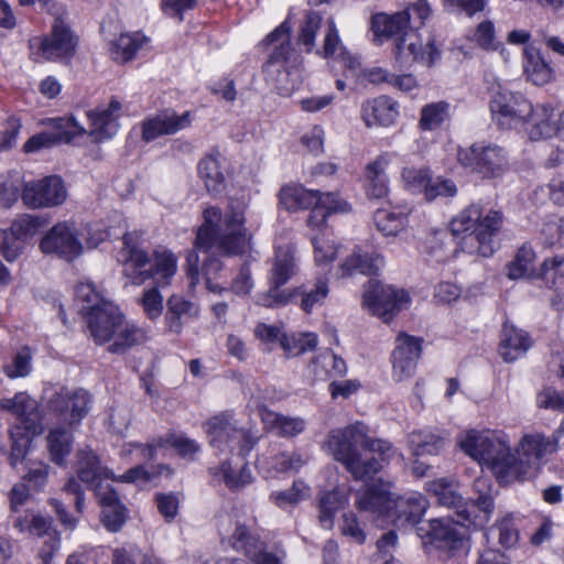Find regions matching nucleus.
<instances>
[{
  "label": "nucleus",
  "instance_id": "obj_1",
  "mask_svg": "<svg viewBox=\"0 0 564 564\" xmlns=\"http://www.w3.org/2000/svg\"><path fill=\"white\" fill-rule=\"evenodd\" d=\"M204 223L197 229L195 248L208 254L203 264L205 278H215L223 269L219 256H239L251 245L252 236L246 228L245 212L231 206L225 214L217 207L203 213Z\"/></svg>",
  "mask_w": 564,
  "mask_h": 564
},
{
  "label": "nucleus",
  "instance_id": "obj_2",
  "mask_svg": "<svg viewBox=\"0 0 564 564\" xmlns=\"http://www.w3.org/2000/svg\"><path fill=\"white\" fill-rule=\"evenodd\" d=\"M325 446L356 480L371 478L395 454L391 443L370 437L367 425L361 422L332 430Z\"/></svg>",
  "mask_w": 564,
  "mask_h": 564
},
{
  "label": "nucleus",
  "instance_id": "obj_3",
  "mask_svg": "<svg viewBox=\"0 0 564 564\" xmlns=\"http://www.w3.org/2000/svg\"><path fill=\"white\" fill-rule=\"evenodd\" d=\"M458 445L468 456L489 468L500 484L525 479L528 465L512 452L505 432L471 430L460 435Z\"/></svg>",
  "mask_w": 564,
  "mask_h": 564
},
{
  "label": "nucleus",
  "instance_id": "obj_4",
  "mask_svg": "<svg viewBox=\"0 0 564 564\" xmlns=\"http://www.w3.org/2000/svg\"><path fill=\"white\" fill-rule=\"evenodd\" d=\"M86 323L94 341L97 345L109 343L108 351L112 354H123L147 340L145 329L127 321L112 302L87 312Z\"/></svg>",
  "mask_w": 564,
  "mask_h": 564
},
{
  "label": "nucleus",
  "instance_id": "obj_5",
  "mask_svg": "<svg viewBox=\"0 0 564 564\" xmlns=\"http://www.w3.org/2000/svg\"><path fill=\"white\" fill-rule=\"evenodd\" d=\"M503 223L501 212L487 208L480 204H470L464 208L451 223L453 235L467 234L463 238L462 248L469 253L490 257L494 251V237Z\"/></svg>",
  "mask_w": 564,
  "mask_h": 564
},
{
  "label": "nucleus",
  "instance_id": "obj_6",
  "mask_svg": "<svg viewBox=\"0 0 564 564\" xmlns=\"http://www.w3.org/2000/svg\"><path fill=\"white\" fill-rule=\"evenodd\" d=\"M123 248L120 256L123 261V274L134 285H141L149 279H153L158 285L171 284L172 278L177 271V258L169 250H156L151 262L148 253L138 248L132 234L123 236Z\"/></svg>",
  "mask_w": 564,
  "mask_h": 564
},
{
  "label": "nucleus",
  "instance_id": "obj_7",
  "mask_svg": "<svg viewBox=\"0 0 564 564\" xmlns=\"http://www.w3.org/2000/svg\"><path fill=\"white\" fill-rule=\"evenodd\" d=\"M0 409L17 416L18 423L10 427L12 441L10 460L13 466L24 457L31 440L43 432L39 403L25 392L0 401Z\"/></svg>",
  "mask_w": 564,
  "mask_h": 564
},
{
  "label": "nucleus",
  "instance_id": "obj_8",
  "mask_svg": "<svg viewBox=\"0 0 564 564\" xmlns=\"http://www.w3.org/2000/svg\"><path fill=\"white\" fill-rule=\"evenodd\" d=\"M458 163L478 175L481 180H495L503 176L510 170L509 152L492 142H475L457 151Z\"/></svg>",
  "mask_w": 564,
  "mask_h": 564
},
{
  "label": "nucleus",
  "instance_id": "obj_9",
  "mask_svg": "<svg viewBox=\"0 0 564 564\" xmlns=\"http://www.w3.org/2000/svg\"><path fill=\"white\" fill-rule=\"evenodd\" d=\"M63 14L64 10L59 14H54L55 20L48 34L30 40V48L35 61L43 58L67 64L74 57L78 39L63 19Z\"/></svg>",
  "mask_w": 564,
  "mask_h": 564
},
{
  "label": "nucleus",
  "instance_id": "obj_10",
  "mask_svg": "<svg viewBox=\"0 0 564 564\" xmlns=\"http://www.w3.org/2000/svg\"><path fill=\"white\" fill-rule=\"evenodd\" d=\"M209 445L218 452H235L243 455L253 446L249 433L238 426V422L228 412L212 416L204 423Z\"/></svg>",
  "mask_w": 564,
  "mask_h": 564
},
{
  "label": "nucleus",
  "instance_id": "obj_11",
  "mask_svg": "<svg viewBox=\"0 0 564 564\" xmlns=\"http://www.w3.org/2000/svg\"><path fill=\"white\" fill-rule=\"evenodd\" d=\"M431 8L426 0H417L405 10L394 14L377 13L371 19V29L376 41L381 44L384 40L404 36L412 28L410 26L411 15L414 14L420 20V24L424 25L425 20L431 14Z\"/></svg>",
  "mask_w": 564,
  "mask_h": 564
},
{
  "label": "nucleus",
  "instance_id": "obj_12",
  "mask_svg": "<svg viewBox=\"0 0 564 564\" xmlns=\"http://www.w3.org/2000/svg\"><path fill=\"white\" fill-rule=\"evenodd\" d=\"M492 119L506 129L524 127L532 112V104L520 93L499 88L491 97Z\"/></svg>",
  "mask_w": 564,
  "mask_h": 564
},
{
  "label": "nucleus",
  "instance_id": "obj_13",
  "mask_svg": "<svg viewBox=\"0 0 564 564\" xmlns=\"http://www.w3.org/2000/svg\"><path fill=\"white\" fill-rule=\"evenodd\" d=\"M90 404L91 397L86 390L61 388L50 398L47 406L58 421L73 427L88 414Z\"/></svg>",
  "mask_w": 564,
  "mask_h": 564
},
{
  "label": "nucleus",
  "instance_id": "obj_14",
  "mask_svg": "<svg viewBox=\"0 0 564 564\" xmlns=\"http://www.w3.org/2000/svg\"><path fill=\"white\" fill-rule=\"evenodd\" d=\"M408 303L405 291L379 282H369L362 299L364 307L384 323L390 322Z\"/></svg>",
  "mask_w": 564,
  "mask_h": 564
},
{
  "label": "nucleus",
  "instance_id": "obj_15",
  "mask_svg": "<svg viewBox=\"0 0 564 564\" xmlns=\"http://www.w3.org/2000/svg\"><path fill=\"white\" fill-rule=\"evenodd\" d=\"M39 247L43 253L68 262L78 258L84 250L77 228L67 221L55 224L41 239Z\"/></svg>",
  "mask_w": 564,
  "mask_h": 564
},
{
  "label": "nucleus",
  "instance_id": "obj_16",
  "mask_svg": "<svg viewBox=\"0 0 564 564\" xmlns=\"http://www.w3.org/2000/svg\"><path fill=\"white\" fill-rule=\"evenodd\" d=\"M417 535L424 543L435 544L436 547L455 553L466 546L465 530L458 527L449 517L435 518L416 528Z\"/></svg>",
  "mask_w": 564,
  "mask_h": 564
},
{
  "label": "nucleus",
  "instance_id": "obj_17",
  "mask_svg": "<svg viewBox=\"0 0 564 564\" xmlns=\"http://www.w3.org/2000/svg\"><path fill=\"white\" fill-rule=\"evenodd\" d=\"M395 64L400 68H409L420 62L432 66L441 56L435 41L430 39L425 44L415 30L411 29L404 36L398 37L393 48Z\"/></svg>",
  "mask_w": 564,
  "mask_h": 564
},
{
  "label": "nucleus",
  "instance_id": "obj_18",
  "mask_svg": "<svg viewBox=\"0 0 564 564\" xmlns=\"http://www.w3.org/2000/svg\"><path fill=\"white\" fill-rule=\"evenodd\" d=\"M391 484L379 480L367 486L356 494L355 507L360 512H366L378 525L388 523L392 517V507L395 499L390 491Z\"/></svg>",
  "mask_w": 564,
  "mask_h": 564
},
{
  "label": "nucleus",
  "instance_id": "obj_19",
  "mask_svg": "<svg viewBox=\"0 0 564 564\" xmlns=\"http://www.w3.org/2000/svg\"><path fill=\"white\" fill-rule=\"evenodd\" d=\"M21 198L29 208H50L64 203L66 188L58 176H46L39 181L25 183Z\"/></svg>",
  "mask_w": 564,
  "mask_h": 564
},
{
  "label": "nucleus",
  "instance_id": "obj_20",
  "mask_svg": "<svg viewBox=\"0 0 564 564\" xmlns=\"http://www.w3.org/2000/svg\"><path fill=\"white\" fill-rule=\"evenodd\" d=\"M267 44L273 45L274 50L270 54L268 62L263 66L267 80L279 87L282 78L286 76L284 63L288 61L292 47L290 39V26L286 22L279 25L267 36Z\"/></svg>",
  "mask_w": 564,
  "mask_h": 564
},
{
  "label": "nucleus",
  "instance_id": "obj_21",
  "mask_svg": "<svg viewBox=\"0 0 564 564\" xmlns=\"http://www.w3.org/2000/svg\"><path fill=\"white\" fill-rule=\"evenodd\" d=\"M421 352L422 340L420 338L404 333L399 334L391 355L393 380L401 382L411 378L415 372Z\"/></svg>",
  "mask_w": 564,
  "mask_h": 564
},
{
  "label": "nucleus",
  "instance_id": "obj_22",
  "mask_svg": "<svg viewBox=\"0 0 564 564\" xmlns=\"http://www.w3.org/2000/svg\"><path fill=\"white\" fill-rule=\"evenodd\" d=\"M558 436H546L542 433L524 434L517 448V456L521 462L527 463L525 478L534 465L540 464L549 456L557 452Z\"/></svg>",
  "mask_w": 564,
  "mask_h": 564
},
{
  "label": "nucleus",
  "instance_id": "obj_23",
  "mask_svg": "<svg viewBox=\"0 0 564 564\" xmlns=\"http://www.w3.org/2000/svg\"><path fill=\"white\" fill-rule=\"evenodd\" d=\"M229 543L235 550L242 551L245 556L259 558L257 564H278V558L265 552V545L259 535L245 523L236 524Z\"/></svg>",
  "mask_w": 564,
  "mask_h": 564
},
{
  "label": "nucleus",
  "instance_id": "obj_24",
  "mask_svg": "<svg viewBox=\"0 0 564 564\" xmlns=\"http://www.w3.org/2000/svg\"><path fill=\"white\" fill-rule=\"evenodd\" d=\"M189 111L182 115L175 112L159 113L143 122L142 137L145 141H152L161 135L174 134L191 126Z\"/></svg>",
  "mask_w": 564,
  "mask_h": 564
},
{
  "label": "nucleus",
  "instance_id": "obj_25",
  "mask_svg": "<svg viewBox=\"0 0 564 564\" xmlns=\"http://www.w3.org/2000/svg\"><path fill=\"white\" fill-rule=\"evenodd\" d=\"M121 104L112 99L107 108L96 109L88 112L90 120L89 134L96 141H104L112 138L119 130L118 119L120 117Z\"/></svg>",
  "mask_w": 564,
  "mask_h": 564
},
{
  "label": "nucleus",
  "instance_id": "obj_26",
  "mask_svg": "<svg viewBox=\"0 0 564 564\" xmlns=\"http://www.w3.org/2000/svg\"><path fill=\"white\" fill-rule=\"evenodd\" d=\"M427 508V501L422 495H412L406 498H397L394 506L392 507V517L389 518V522L397 527L415 525V529L425 524L421 522V517L424 514Z\"/></svg>",
  "mask_w": 564,
  "mask_h": 564
},
{
  "label": "nucleus",
  "instance_id": "obj_27",
  "mask_svg": "<svg viewBox=\"0 0 564 564\" xmlns=\"http://www.w3.org/2000/svg\"><path fill=\"white\" fill-rule=\"evenodd\" d=\"M399 116V106L389 97L381 96L367 100L361 106V118L367 127H389Z\"/></svg>",
  "mask_w": 564,
  "mask_h": 564
},
{
  "label": "nucleus",
  "instance_id": "obj_28",
  "mask_svg": "<svg viewBox=\"0 0 564 564\" xmlns=\"http://www.w3.org/2000/svg\"><path fill=\"white\" fill-rule=\"evenodd\" d=\"M524 126L533 141L551 138L558 131L557 111L547 105L532 106V112Z\"/></svg>",
  "mask_w": 564,
  "mask_h": 564
},
{
  "label": "nucleus",
  "instance_id": "obj_29",
  "mask_svg": "<svg viewBox=\"0 0 564 564\" xmlns=\"http://www.w3.org/2000/svg\"><path fill=\"white\" fill-rule=\"evenodd\" d=\"M77 458V476L89 488H95L98 484H102L105 479H116L113 473L101 465L98 455L93 451H79Z\"/></svg>",
  "mask_w": 564,
  "mask_h": 564
},
{
  "label": "nucleus",
  "instance_id": "obj_30",
  "mask_svg": "<svg viewBox=\"0 0 564 564\" xmlns=\"http://www.w3.org/2000/svg\"><path fill=\"white\" fill-rule=\"evenodd\" d=\"M199 314V306L180 294H173L167 299L164 322L167 329L180 334L184 324L196 318Z\"/></svg>",
  "mask_w": 564,
  "mask_h": 564
},
{
  "label": "nucleus",
  "instance_id": "obj_31",
  "mask_svg": "<svg viewBox=\"0 0 564 564\" xmlns=\"http://www.w3.org/2000/svg\"><path fill=\"white\" fill-rule=\"evenodd\" d=\"M297 272L294 247L291 243H276L271 268L268 272V283H288Z\"/></svg>",
  "mask_w": 564,
  "mask_h": 564
},
{
  "label": "nucleus",
  "instance_id": "obj_32",
  "mask_svg": "<svg viewBox=\"0 0 564 564\" xmlns=\"http://www.w3.org/2000/svg\"><path fill=\"white\" fill-rule=\"evenodd\" d=\"M260 415L265 427L281 437H294L303 433L306 427L302 417L283 415L268 408H262Z\"/></svg>",
  "mask_w": 564,
  "mask_h": 564
},
{
  "label": "nucleus",
  "instance_id": "obj_33",
  "mask_svg": "<svg viewBox=\"0 0 564 564\" xmlns=\"http://www.w3.org/2000/svg\"><path fill=\"white\" fill-rule=\"evenodd\" d=\"M531 346L527 333L508 325H503L499 351L505 361L511 362L523 356Z\"/></svg>",
  "mask_w": 564,
  "mask_h": 564
},
{
  "label": "nucleus",
  "instance_id": "obj_34",
  "mask_svg": "<svg viewBox=\"0 0 564 564\" xmlns=\"http://www.w3.org/2000/svg\"><path fill=\"white\" fill-rule=\"evenodd\" d=\"M30 534L43 538V546L40 550V556L43 564H50L53 553L59 547V533L52 527V521L41 514L31 516Z\"/></svg>",
  "mask_w": 564,
  "mask_h": 564
},
{
  "label": "nucleus",
  "instance_id": "obj_35",
  "mask_svg": "<svg viewBox=\"0 0 564 564\" xmlns=\"http://www.w3.org/2000/svg\"><path fill=\"white\" fill-rule=\"evenodd\" d=\"M308 369L316 379L321 380L343 377L347 372L345 360L328 349L316 355L311 360Z\"/></svg>",
  "mask_w": 564,
  "mask_h": 564
},
{
  "label": "nucleus",
  "instance_id": "obj_36",
  "mask_svg": "<svg viewBox=\"0 0 564 564\" xmlns=\"http://www.w3.org/2000/svg\"><path fill=\"white\" fill-rule=\"evenodd\" d=\"M383 265V258L380 254H366L359 248L345 259L340 265L341 276L354 273L375 274Z\"/></svg>",
  "mask_w": 564,
  "mask_h": 564
},
{
  "label": "nucleus",
  "instance_id": "obj_37",
  "mask_svg": "<svg viewBox=\"0 0 564 564\" xmlns=\"http://www.w3.org/2000/svg\"><path fill=\"white\" fill-rule=\"evenodd\" d=\"M280 204L290 212L311 208L318 203L317 191L306 189L300 185H288L279 193Z\"/></svg>",
  "mask_w": 564,
  "mask_h": 564
},
{
  "label": "nucleus",
  "instance_id": "obj_38",
  "mask_svg": "<svg viewBox=\"0 0 564 564\" xmlns=\"http://www.w3.org/2000/svg\"><path fill=\"white\" fill-rule=\"evenodd\" d=\"M140 33H122L118 39L109 42L111 58L119 63H127L134 58L137 52L147 42Z\"/></svg>",
  "mask_w": 564,
  "mask_h": 564
},
{
  "label": "nucleus",
  "instance_id": "obj_39",
  "mask_svg": "<svg viewBox=\"0 0 564 564\" xmlns=\"http://www.w3.org/2000/svg\"><path fill=\"white\" fill-rule=\"evenodd\" d=\"M524 74L528 80L538 86H543L553 79V69L543 59L540 52L533 47H527L524 50Z\"/></svg>",
  "mask_w": 564,
  "mask_h": 564
},
{
  "label": "nucleus",
  "instance_id": "obj_40",
  "mask_svg": "<svg viewBox=\"0 0 564 564\" xmlns=\"http://www.w3.org/2000/svg\"><path fill=\"white\" fill-rule=\"evenodd\" d=\"M347 492L345 489L339 487L321 494L318 518L323 528L330 529L333 527L336 512L347 502Z\"/></svg>",
  "mask_w": 564,
  "mask_h": 564
},
{
  "label": "nucleus",
  "instance_id": "obj_41",
  "mask_svg": "<svg viewBox=\"0 0 564 564\" xmlns=\"http://www.w3.org/2000/svg\"><path fill=\"white\" fill-rule=\"evenodd\" d=\"M198 174L209 193L218 194L225 189V175L217 156L207 155L202 159L198 163Z\"/></svg>",
  "mask_w": 564,
  "mask_h": 564
},
{
  "label": "nucleus",
  "instance_id": "obj_42",
  "mask_svg": "<svg viewBox=\"0 0 564 564\" xmlns=\"http://www.w3.org/2000/svg\"><path fill=\"white\" fill-rule=\"evenodd\" d=\"M294 290L296 295H301L300 307L307 314L315 307L322 306L329 293L326 278H318L312 285L303 284Z\"/></svg>",
  "mask_w": 564,
  "mask_h": 564
},
{
  "label": "nucleus",
  "instance_id": "obj_43",
  "mask_svg": "<svg viewBox=\"0 0 564 564\" xmlns=\"http://www.w3.org/2000/svg\"><path fill=\"white\" fill-rule=\"evenodd\" d=\"M47 449L51 460L56 465H64L65 458L73 448V435L64 427H56L50 431L47 437Z\"/></svg>",
  "mask_w": 564,
  "mask_h": 564
},
{
  "label": "nucleus",
  "instance_id": "obj_44",
  "mask_svg": "<svg viewBox=\"0 0 564 564\" xmlns=\"http://www.w3.org/2000/svg\"><path fill=\"white\" fill-rule=\"evenodd\" d=\"M425 490L436 497L440 505L449 508H459L462 496L456 490L454 478L443 477L425 484Z\"/></svg>",
  "mask_w": 564,
  "mask_h": 564
},
{
  "label": "nucleus",
  "instance_id": "obj_45",
  "mask_svg": "<svg viewBox=\"0 0 564 564\" xmlns=\"http://www.w3.org/2000/svg\"><path fill=\"white\" fill-rule=\"evenodd\" d=\"M377 229L386 237H395L403 231L408 224V215L386 208L377 209L373 215Z\"/></svg>",
  "mask_w": 564,
  "mask_h": 564
},
{
  "label": "nucleus",
  "instance_id": "obj_46",
  "mask_svg": "<svg viewBox=\"0 0 564 564\" xmlns=\"http://www.w3.org/2000/svg\"><path fill=\"white\" fill-rule=\"evenodd\" d=\"M269 289L258 293L254 303L265 308H280L289 305L296 295L294 289H283L285 283H268Z\"/></svg>",
  "mask_w": 564,
  "mask_h": 564
},
{
  "label": "nucleus",
  "instance_id": "obj_47",
  "mask_svg": "<svg viewBox=\"0 0 564 564\" xmlns=\"http://www.w3.org/2000/svg\"><path fill=\"white\" fill-rule=\"evenodd\" d=\"M444 438L429 431L412 432L409 445L415 456L437 455L444 447Z\"/></svg>",
  "mask_w": 564,
  "mask_h": 564
},
{
  "label": "nucleus",
  "instance_id": "obj_48",
  "mask_svg": "<svg viewBox=\"0 0 564 564\" xmlns=\"http://www.w3.org/2000/svg\"><path fill=\"white\" fill-rule=\"evenodd\" d=\"M317 344L318 338L315 333L284 334L280 338V345L288 358L314 350Z\"/></svg>",
  "mask_w": 564,
  "mask_h": 564
},
{
  "label": "nucleus",
  "instance_id": "obj_49",
  "mask_svg": "<svg viewBox=\"0 0 564 564\" xmlns=\"http://www.w3.org/2000/svg\"><path fill=\"white\" fill-rule=\"evenodd\" d=\"M449 118V104L446 101L431 102L422 107L419 128L423 131H433L440 128Z\"/></svg>",
  "mask_w": 564,
  "mask_h": 564
},
{
  "label": "nucleus",
  "instance_id": "obj_50",
  "mask_svg": "<svg viewBox=\"0 0 564 564\" xmlns=\"http://www.w3.org/2000/svg\"><path fill=\"white\" fill-rule=\"evenodd\" d=\"M535 252L528 243L522 245L514 259L507 264V276L510 280H518L531 274L534 268Z\"/></svg>",
  "mask_w": 564,
  "mask_h": 564
},
{
  "label": "nucleus",
  "instance_id": "obj_51",
  "mask_svg": "<svg viewBox=\"0 0 564 564\" xmlns=\"http://www.w3.org/2000/svg\"><path fill=\"white\" fill-rule=\"evenodd\" d=\"M47 124L51 127L52 131L50 132L55 137L57 143H68L75 137L86 132L74 117L48 119Z\"/></svg>",
  "mask_w": 564,
  "mask_h": 564
},
{
  "label": "nucleus",
  "instance_id": "obj_52",
  "mask_svg": "<svg viewBox=\"0 0 564 564\" xmlns=\"http://www.w3.org/2000/svg\"><path fill=\"white\" fill-rule=\"evenodd\" d=\"M215 475L219 476L231 490H240L253 480L251 470L247 464H245L238 471H235L228 462H224L220 464Z\"/></svg>",
  "mask_w": 564,
  "mask_h": 564
},
{
  "label": "nucleus",
  "instance_id": "obj_53",
  "mask_svg": "<svg viewBox=\"0 0 564 564\" xmlns=\"http://www.w3.org/2000/svg\"><path fill=\"white\" fill-rule=\"evenodd\" d=\"M310 491V487L303 480L297 479L293 482L290 489L271 492L270 500L276 507L283 509L308 498Z\"/></svg>",
  "mask_w": 564,
  "mask_h": 564
},
{
  "label": "nucleus",
  "instance_id": "obj_54",
  "mask_svg": "<svg viewBox=\"0 0 564 564\" xmlns=\"http://www.w3.org/2000/svg\"><path fill=\"white\" fill-rule=\"evenodd\" d=\"M41 224L40 217L23 214L11 223L8 230L25 243L28 239H31L36 235Z\"/></svg>",
  "mask_w": 564,
  "mask_h": 564
},
{
  "label": "nucleus",
  "instance_id": "obj_55",
  "mask_svg": "<svg viewBox=\"0 0 564 564\" xmlns=\"http://www.w3.org/2000/svg\"><path fill=\"white\" fill-rule=\"evenodd\" d=\"M164 443L186 459H194V456L200 449V445L195 440L178 433L167 434L164 438Z\"/></svg>",
  "mask_w": 564,
  "mask_h": 564
},
{
  "label": "nucleus",
  "instance_id": "obj_56",
  "mask_svg": "<svg viewBox=\"0 0 564 564\" xmlns=\"http://www.w3.org/2000/svg\"><path fill=\"white\" fill-rule=\"evenodd\" d=\"M451 237L445 231H438L433 234L426 240V252L435 262H444L451 256L453 250L448 248L447 241H451Z\"/></svg>",
  "mask_w": 564,
  "mask_h": 564
},
{
  "label": "nucleus",
  "instance_id": "obj_57",
  "mask_svg": "<svg viewBox=\"0 0 564 564\" xmlns=\"http://www.w3.org/2000/svg\"><path fill=\"white\" fill-rule=\"evenodd\" d=\"M76 296L78 300L87 304L83 307L85 314L97 307L104 306L105 302H110L91 282H80L76 288Z\"/></svg>",
  "mask_w": 564,
  "mask_h": 564
},
{
  "label": "nucleus",
  "instance_id": "obj_58",
  "mask_svg": "<svg viewBox=\"0 0 564 564\" xmlns=\"http://www.w3.org/2000/svg\"><path fill=\"white\" fill-rule=\"evenodd\" d=\"M314 246V259L316 264L322 265L330 263L337 253V248L329 235L322 232L312 238Z\"/></svg>",
  "mask_w": 564,
  "mask_h": 564
},
{
  "label": "nucleus",
  "instance_id": "obj_59",
  "mask_svg": "<svg viewBox=\"0 0 564 564\" xmlns=\"http://www.w3.org/2000/svg\"><path fill=\"white\" fill-rule=\"evenodd\" d=\"M24 249V242L8 229L0 230V253L8 262L15 261Z\"/></svg>",
  "mask_w": 564,
  "mask_h": 564
},
{
  "label": "nucleus",
  "instance_id": "obj_60",
  "mask_svg": "<svg viewBox=\"0 0 564 564\" xmlns=\"http://www.w3.org/2000/svg\"><path fill=\"white\" fill-rule=\"evenodd\" d=\"M398 543V535L393 531L383 533L377 541L378 554L373 560V564H399L391 553L395 550Z\"/></svg>",
  "mask_w": 564,
  "mask_h": 564
},
{
  "label": "nucleus",
  "instance_id": "obj_61",
  "mask_svg": "<svg viewBox=\"0 0 564 564\" xmlns=\"http://www.w3.org/2000/svg\"><path fill=\"white\" fill-rule=\"evenodd\" d=\"M254 289L252 272L248 263H243L234 276L229 290L237 296L246 297Z\"/></svg>",
  "mask_w": 564,
  "mask_h": 564
},
{
  "label": "nucleus",
  "instance_id": "obj_62",
  "mask_svg": "<svg viewBox=\"0 0 564 564\" xmlns=\"http://www.w3.org/2000/svg\"><path fill=\"white\" fill-rule=\"evenodd\" d=\"M322 25V17L317 12H308L301 29L299 41L311 52L315 45V37Z\"/></svg>",
  "mask_w": 564,
  "mask_h": 564
},
{
  "label": "nucleus",
  "instance_id": "obj_63",
  "mask_svg": "<svg viewBox=\"0 0 564 564\" xmlns=\"http://www.w3.org/2000/svg\"><path fill=\"white\" fill-rule=\"evenodd\" d=\"M140 304L148 318L154 321L162 315L163 296L158 288L144 290Z\"/></svg>",
  "mask_w": 564,
  "mask_h": 564
},
{
  "label": "nucleus",
  "instance_id": "obj_64",
  "mask_svg": "<svg viewBox=\"0 0 564 564\" xmlns=\"http://www.w3.org/2000/svg\"><path fill=\"white\" fill-rule=\"evenodd\" d=\"M456 193L457 187L454 182L442 177H430L424 191L427 200H433L437 197H453Z\"/></svg>",
  "mask_w": 564,
  "mask_h": 564
}]
</instances>
